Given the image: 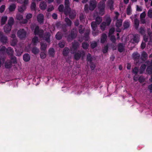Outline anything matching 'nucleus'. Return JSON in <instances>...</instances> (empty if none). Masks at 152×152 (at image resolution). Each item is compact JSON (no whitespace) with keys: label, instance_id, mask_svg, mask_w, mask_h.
Listing matches in <instances>:
<instances>
[{"label":"nucleus","instance_id":"4be33fe9","mask_svg":"<svg viewBox=\"0 0 152 152\" xmlns=\"http://www.w3.org/2000/svg\"><path fill=\"white\" fill-rule=\"evenodd\" d=\"M71 9L70 7H65L63 12L66 15H69L70 12L71 11Z\"/></svg>","mask_w":152,"mask_h":152},{"label":"nucleus","instance_id":"39448f33","mask_svg":"<svg viewBox=\"0 0 152 152\" xmlns=\"http://www.w3.org/2000/svg\"><path fill=\"white\" fill-rule=\"evenodd\" d=\"M17 36L20 39H23L26 37V32L24 29H20L18 31Z\"/></svg>","mask_w":152,"mask_h":152},{"label":"nucleus","instance_id":"c85d7f7f","mask_svg":"<svg viewBox=\"0 0 152 152\" xmlns=\"http://www.w3.org/2000/svg\"><path fill=\"white\" fill-rule=\"evenodd\" d=\"M16 7V5L14 4H11L8 8L10 12H12L14 11Z\"/></svg>","mask_w":152,"mask_h":152},{"label":"nucleus","instance_id":"3c124183","mask_svg":"<svg viewBox=\"0 0 152 152\" xmlns=\"http://www.w3.org/2000/svg\"><path fill=\"white\" fill-rule=\"evenodd\" d=\"M64 9V6L63 4H61L59 5L58 7V10L59 12L63 13V12Z\"/></svg>","mask_w":152,"mask_h":152},{"label":"nucleus","instance_id":"423d86ee","mask_svg":"<svg viewBox=\"0 0 152 152\" xmlns=\"http://www.w3.org/2000/svg\"><path fill=\"white\" fill-rule=\"evenodd\" d=\"M105 4L103 2H100L98 4V9L99 14L101 15H103L104 13Z\"/></svg>","mask_w":152,"mask_h":152},{"label":"nucleus","instance_id":"393cba45","mask_svg":"<svg viewBox=\"0 0 152 152\" xmlns=\"http://www.w3.org/2000/svg\"><path fill=\"white\" fill-rule=\"evenodd\" d=\"M133 39V43H138L139 41V38L138 34H135L134 35Z\"/></svg>","mask_w":152,"mask_h":152},{"label":"nucleus","instance_id":"8fccbe9b","mask_svg":"<svg viewBox=\"0 0 152 152\" xmlns=\"http://www.w3.org/2000/svg\"><path fill=\"white\" fill-rule=\"evenodd\" d=\"M84 28L83 26L80 25L78 28V31L79 33L82 34L84 33Z\"/></svg>","mask_w":152,"mask_h":152},{"label":"nucleus","instance_id":"9b49d317","mask_svg":"<svg viewBox=\"0 0 152 152\" xmlns=\"http://www.w3.org/2000/svg\"><path fill=\"white\" fill-rule=\"evenodd\" d=\"M0 40L3 44H5L8 41L7 37L6 36L3 35L1 32H0Z\"/></svg>","mask_w":152,"mask_h":152},{"label":"nucleus","instance_id":"680f3d73","mask_svg":"<svg viewBox=\"0 0 152 152\" xmlns=\"http://www.w3.org/2000/svg\"><path fill=\"white\" fill-rule=\"evenodd\" d=\"M5 9V6L4 5H2L0 7V13H2L4 11Z\"/></svg>","mask_w":152,"mask_h":152},{"label":"nucleus","instance_id":"0eeeda50","mask_svg":"<svg viewBox=\"0 0 152 152\" xmlns=\"http://www.w3.org/2000/svg\"><path fill=\"white\" fill-rule=\"evenodd\" d=\"M51 36L50 33L49 32L46 31L45 34H43V39L48 43H50V37Z\"/></svg>","mask_w":152,"mask_h":152},{"label":"nucleus","instance_id":"6ab92c4d","mask_svg":"<svg viewBox=\"0 0 152 152\" xmlns=\"http://www.w3.org/2000/svg\"><path fill=\"white\" fill-rule=\"evenodd\" d=\"M14 52L13 48L11 47H8L6 49V52L10 56L13 55Z\"/></svg>","mask_w":152,"mask_h":152},{"label":"nucleus","instance_id":"e2e57ef3","mask_svg":"<svg viewBox=\"0 0 152 152\" xmlns=\"http://www.w3.org/2000/svg\"><path fill=\"white\" fill-rule=\"evenodd\" d=\"M148 16L150 18H152V9H150L148 12Z\"/></svg>","mask_w":152,"mask_h":152},{"label":"nucleus","instance_id":"13d9d810","mask_svg":"<svg viewBox=\"0 0 152 152\" xmlns=\"http://www.w3.org/2000/svg\"><path fill=\"white\" fill-rule=\"evenodd\" d=\"M108 46V44L105 45L103 50V52L104 53H105L107 52Z\"/></svg>","mask_w":152,"mask_h":152},{"label":"nucleus","instance_id":"412c9836","mask_svg":"<svg viewBox=\"0 0 152 152\" xmlns=\"http://www.w3.org/2000/svg\"><path fill=\"white\" fill-rule=\"evenodd\" d=\"M69 15V18L71 19H74L76 17V12L75 10H73L71 11L70 12Z\"/></svg>","mask_w":152,"mask_h":152},{"label":"nucleus","instance_id":"72a5a7b5","mask_svg":"<svg viewBox=\"0 0 152 152\" xmlns=\"http://www.w3.org/2000/svg\"><path fill=\"white\" fill-rule=\"evenodd\" d=\"M97 25H98V24L96 23L95 22L93 21L91 22V26L93 30H96L97 27Z\"/></svg>","mask_w":152,"mask_h":152},{"label":"nucleus","instance_id":"4c0bfd02","mask_svg":"<svg viewBox=\"0 0 152 152\" xmlns=\"http://www.w3.org/2000/svg\"><path fill=\"white\" fill-rule=\"evenodd\" d=\"M107 26L106 23L104 21L100 24V28L102 31H104L105 30Z\"/></svg>","mask_w":152,"mask_h":152},{"label":"nucleus","instance_id":"338daca9","mask_svg":"<svg viewBox=\"0 0 152 152\" xmlns=\"http://www.w3.org/2000/svg\"><path fill=\"white\" fill-rule=\"evenodd\" d=\"M89 7L88 4H86L85 5L84 7V10L86 12H88L89 11Z\"/></svg>","mask_w":152,"mask_h":152},{"label":"nucleus","instance_id":"58836bf2","mask_svg":"<svg viewBox=\"0 0 152 152\" xmlns=\"http://www.w3.org/2000/svg\"><path fill=\"white\" fill-rule=\"evenodd\" d=\"M14 22V20L13 18L12 17H11L8 21L7 25L12 27V25L13 24Z\"/></svg>","mask_w":152,"mask_h":152},{"label":"nucleus","instance_id":"20e7f679","mask_svg":"<svg viewBox=\"0 0 152 152\" xmlns=\"http://www.w3.org/2000/svg\"><path fill=\"white\" fill-rule=\"evenodd\" d=\"M79 42L76 41H75L74 42H72V47L70 49L72 53H74L77 52V49L79 48Z\"/></svg>","mask_w":152,"mask_h":152},{"label":"nucleus","instance_id":"aec40b11","mask_svg":"<svg viewBox=\"0 0 152 152\" xmlns=\"http://www.w3.org/2000/svg\"><path fill=\"white\" fill-rule=\"evenodd\" d=\"M30 56L28 53H25L23 55V59L25 62H28L30 60Z\"/></svg>","mask_w":152,"mask_h":152},{"label":"nucleus","instance_id":"f3484780","mask_svg":"<svg viewBox=\"0 0 152 152\" xmlns=\"http://www.w3.org/2000/svg\"><path fill=\"white\" fill-rule=\"evenodd\" d=\"M107 36L105 33H103L101 38L100 42L102 44L104 43L107 41Z\"/></svg>","mask_w":152,"mask_h":152},{"label":"nucleus","instance_id":"c756f323","mask_svg":"<svg viewBox=\"0 0 152 152\" xmlns=\"http://www.w3.org/2000/svg\"><path fill=\"white\" fill-rule=\"evenodd\" d=\"M38 41V38L37 37L35 36L32 39L31 42L34 45L36 46Z\"/></svg>","mask_w":152,"mask_h":152},{"label":"nucleus","instance_id":"2f4dec72","mask_svg":"<svg viewBox=\"0 0 152 152\" xmlns=\"http://www.w3.org/2000/svg\"><path fill=\"white\" fill-rule=\"evenodd\" d=\"M93 58L91 54L90 53H88L86 56V61L89 63H91L93 61Z\"/></svg>","mask_w":152,"mask_h":152},{"label":"nucleus","instance_id":"37998d69","mask_svg":"<svg viewBox=\"0 0 152 152\" xmlns=\"http://www.w3.org/2000/svg\"><path fill=\"white\" fill-rule=\"evenodd\" d=\"M108 5L109 6L111 9L113 7V4L114 1L113 0H108L107 1Z\"/></svg>","mask_w":152,"mask_h":152},{"label":"nucleus","instance_id":"7ed1b4c3","mask_svg":"<svg viewBox=\"0 0 152 152\" xmlns=\"http://www.w3.org/2000/svg\"><path fill=\"white\" fill-rule=\"evenodd\" d=\"M44 31L42 29H39V27L38 26H37L35 27L34 34L35 35H38L40 38H42L43 37Z\"/></svg>","mask_w":152,"mask_h":152},{"label":"nucleus","instance_id":"a211bd4d","mask_svg":"<svg viewBox=\"0 0 152 152\" xmlns=\"http://www.w3.org/2000/svg\"><path fill=\"white\" fill-rule=\"evenodd\" d=\"M48 53L50 57H54L55 54V51L53 48H50L48 50Z\"/></svg>","mask_w":152,"mask_h":152},{"label":"nucleus","instance_id":"9d476101","mask_svg":"<svg viewBox=\"0 0 152 152\" xmlns=\"http://www.w3.org/2000/svg\"><path fill=\"white\" fill-rule=\"evenodd\" d=\"M132 57L135 61L136 64H138L140 57V54L137 52H134L132 54Z\"/></svg>","mask_w":152,"mask_h":152},{"label":"nucleus","instance_id":"864d4df0","mask_svg":"<svg viewBox=\"0 0 152 152\" xmlns=\"http://www.w3.org/2000/svg\"><path fill=\"white\" fill-rule=\"evenodd\" d=\"M139 72V69L138 68L135 67L132 70V72L135 75H137L138 74Z\"/></svg>","mask_w":152,"mask_h":152},{"label":"nucleus","instance_id":"603ef678","mask_svg":"<svg viewBox=\"0 0 152 152\" xmlns=\"http://www.w3.org/2000/svg\"><path fill=\"white\" fill-rule=\"evenodd\" d=\"M102 21V18L101 17L98 16L96 19V21H95L96 23L99 25L101 23Z\"/></svg>","mask_w":152,"mask_h":152},{"label":"nucleus","instance_id":"49530a36","mask_svg":"<svg viewBox=\"0 0 152 152\" xmlns=\"http://www.w3.org/2000/svg\"><path fill=\"white\" fill-rule=\"evenodd\" d=\"M7 16L3 17L1 19V25H3L5 24L6 22L7 21Z\"/></svg>","mask_w":152,"mask_h":152},{"label":"nucleus","instance_id":"c03bdc74","mask_svg":"<svg viewBox=\"0 0 152 152\" xmlns=\"http://www.w3.org/2000/svg\"><path fill=\"white\" fill-rule=\"evenodd\" d=\"M89 32H86L84 34V36L83 37V39L85 41H88L89 38Z\"/></svg>","mask_w":152,"mask_h":152},{"label":"nucleus","instance_id":"f704fd0d","mask_svg":"<svg viewBox=\"0 0 152 152\" xmlns=\"http://www.w3.org/2000/svg\"><path fill=\"white\" fill-rule=\"evenodd\" d=\"M10 58L11 60L10 61H12V63H13L14 64H16L17 63L16 58L13 55L10 56Z\"/></svg>","mask_w":152,"mask_h":152},{"label":"nucleus","instance_id":"473e14b6","mask_svg":"<svg viewBox=\"0 0 152 152\" xmlns=\"http://www.w3.org/2000/svg\"><path fill=\"white\" fill-rule=\"evenodd\" d=\"M123 20L121 19L117 20L115 23L116 26L117 28H119L122 25Z\"/></svg>","mask_w":152,"mask_h":152},{"label":"nucleus","instance_id":"0e129e2a","mask_svg":"<svg viewBox=\"0 0 152 152\" xmlns=\"http://www.w3.org/2000/svg\"><path fill=\"white\" fill-rule=\"evenodd\" d=\"M65 7H70V1L69 0H65L64 1Z\"/></svg>","mask_w":152,"mask_h":152},{"label":"nucleus","instance_id":"4d7b16f0","mask_svg":"<svg viewBox=\"0 0 152 152\" xmlns=\"http://www.w3.org/2000/svg\"><path fill=\"white\" fill-rule=\"evenodd\" d=\"M18 41L16 39H13L11 43V45L14 46L16 45Z\"/></svg>","mask_w":152,"mask_h":152},{"label":"nucleus","instance_id":"a19ab883","mask_svg":"<svg viewBox=\"0 0 152 152\" xmlns=\"http://www.w3.org/2000/svg\"><path fill=\"white\" fill-rule=\"evenodd\" d=\"M40 45L41 50H42V51H45L47 47V44L46 43H41Z\"/></svg>","mask_w":152,"mask_h":152},{"label":"nucleus","instance_id":"c9c22d12","mask_svg":"<svg viewBox=\"0 0 152 152\" xmlns=\"http://www.w3.org/2000/svg\"><path fill=\"white\" fill-rule=\"evenodd\" d=\"M140 23L139 20L137 18L134 19V27L135 29H137L139 26Z\"/></svg>","mask_w":152,"mask_h":152},{"label":"nucleus","instance_id":"f257e3e1","mask_svg":"<svg viewBox=\"0 0 152 152\" xmlns=\"http://www.w3.org/2000/svg\"><path fill=\"white\" fill-rule=\"evenodd\" d=\"M72 53L74 54V58L76 61L79 60L81 57L83 58L85 55V53L83 50H78Z\"/></svg>","mask_w":152,"mask_h":152},{"label":"nucleus","instance_id":"f8f14e48","mask_svg":"<svg viewBox=\"0 0 152 152\" xmlns=\"http://www.w3.org/2000/svg\"><path fill=\"white\" fill-rule=\"evenodd\" d=\"M37 19L38 22L40 24H43L44 23V16L42 14H39L37 17Z\"/></svg>","mask_w":152,"mask_h":152},{"label":"nucleus","instance_id":"6e6d98bb","mask_svg":"<svg viewBox=\"0 0 152 152\" xmlns=\"http://www.w3.org/2000/svg\"><path fill=\"white\" fill-rule=\"evenodd\" d=\"M7 49L4 46H2L0 49V53L3 54L5 53V51H6Z\"/></svg>","mask_w":152,"mask_h":152},{"label":"nucleus","instance_id":"bf43d9fd","mask_svg":"<svg viewBox=\"0 0 152 152\" xmlns=\"http://www.w3.org/2000/svg\"><path fill=\"white\" fill-rule=\"evenodd\" d=\"M90 63V67L92 70L94 69L96 67V64L93 62H91V63Z\"/></svg>","mask_w":152,"mask_h":152},{"label":"nucleus","instance_id":"dca6fc26","mask_svg":"<svg viewBox=\"0 0 152 152\" xmlns=\"http://www.w3.org/2000/svg\"><path fill=\"white\" fill-rule=\"evenodd\" d=\"M124 50V45L122 43H119L118 44V50L120 52H122Z\"/></svg>","mask_w":152,"mask_h":152},{"label":"nucleus","instance_id":"4468645a","mask_svg":"<svg viewBox=\"0 0 152 152\" xmlns=\"http://www.w3.org/2000/svg\"><path fill=\"white\" fill-rule=\"evenodd\" d=\"M148 58V55L146 52L143 51L141 54V60L145 61Z\"/></svg>","mask_w":152,"mask_h":152},{"label":"nucleus","instance_id":"f03ea898","mask_svg":"<svg viewBox=\"0 0 152 152\" xmlns=\"http://www.w3.org/2000/svg\"><path fill=\"white\" fill-rule=\"evenodd\" d=\"M77 32L76 30L74 29H72L71 31L70 34L67 36V41L68 42H71L77 36Z\"/></svg>","mask_w":152,"mask_h":152},{"label":"nucleus","instance_id":"774afa93","mask_svg":"<svg viewBox=\"0 0 152 152\" xmlns=\"http://www.w3.org/2000/svg\"><path fill=\"white\" fill-rule=\"evenodd\" d=\"M54 9V7L53 5L50 6L47 9V11L48 12H50L52 11Z\"/></svg>","mask_w":152,"mask_h":152},{"label":"nucleus","instance_id":"cd10ccee","mask_svg":"<svg viewBox=\"0 0 152 152\" xmlns=\"http://www.w3.org/2000/svg\"><path fill=\"white\" fill-rule=\"evenodd\" d=\"M146 68V65L145 64H142L141 66L140 70L139 73L140 74L143 73Z\"/></svg>","mask_w":152,"mask_h":152},{"label":"nucleus","instance_id":"7c9ffc66","mask_svg":"<svg viewBox=\"0 0 152 152\" xmlns=\"http://www.w3.org/2000/svg\"><path fill=\"white\" fill-rule=\"evenodd\" d=\"M130 25L129 22L127 21H125L123 23V26L124 27V29H127L129 28Z\"/></svg>","mask_w":152,"mask_h":152},{"label":"nucleus","instance_id":"ea45409f","mask_svg":"<svg viewBox=\"0 0 152 152\" xmlns=\"http://www.w3.org/2000/svg\"><path fill=\"white\" fill-rule=\"evenodd\" d=\"M65 21L66 22V25L69 26H70L72 25V22L70 19L68 17L66 18L65 19Z\"/></svg>","mask_w":152,"mask_h":152},{"label":"nucleus","instance_id":"09e8293b","mask_svg":"<svg viewBox=\"0 0 152 152\" xmlns=\"http://www.w3.org/2000/svg\"><path fill=\"white\" fill-rule=\"evenodd\" d=\"M126 14L127 15H129L131 14V7L130 5H129L126 9Z\"/></svg>","mask_w":152,"mask_h":152},{"label":"nucleus","instance_id":"2eb2a0df","mask_svg":"<svg viewBox=\"0 0 152 152\" xmlns=\"http://www.w3.org/2000/svg\"><path fill=\"white\" fill-rule=\"evenodd\" d=\"M39 49L36 46L33 47L31 50L32 53L35 55L38 54L39 52Z\"/></svg>","mask_w":152,"mask_h":152},{"label":"nucleus","instance_id":"052dcab7","mask_svg":"<svg viewBox=\"0 0 152 152\" xmlns=\"http://www.w3.org/2000/svg\"><path fill=\"white\" fill-rule=\"evenodd\" d=\"M16 18L17 20H20L22 19L23 16L20 14H18L16 15Z\"/></svg>","mask_w":152,"mask_h":152},{"label":"nucleus","instance_id":"1a4fd4ad","mask_svg":"<svg viewBox=\"0 0 152 152\" xmlns=\"http://www.w3.org/2000/svg\"><path fill=\"white\" fill-rule=\"evenodd\" d=\"M28 2V0H24V4L19 7L18 8V11L21 12H23L26 9V6Z\"/></svg>","mask_w":152,"mask_h":152},{"label":"nucleus","instance_id":"a18cd8bd","mask_svg":"<svg viewBox=\"0 0 152 152\" xmlns=\"http://www.w3.org/2000/svg\"><path fill=\"white\" fill-rule=\"evenodd\" d=\"M36 4L34 2H32L31 5V11H35Z\"/></svg>","mask_w":152,"mask_h":152},{"label":"nucleus","instance_id":"6e6552de","mask_svg":"<svg viewBox=\"0 0 152 152\" xmlns=\"http://www.w3.org/2000/svg\"><path fill=\"white\" fill-rule=\"evenodd\" d=\"M97 2L96 0H90L89 2V10H93L96 7Z\"/></svg>","mask_w":152,"mask_h":152},{"label":"nucleus","instance_id":"a878e982","mask_svg":"<svg viewBox=\"0 0 152 152\" xmlns=\"http://www.w3.org/2000/svg\"><path fill=\"white\" fill-rule=\"evenodd\" d=\"M12 61H7L5 63L4 66L7 69L10 68L12 67Z\"/></svg>","mask_w":152,"mask_h":152},{"label":"nucleus","instance_id":"bb28decb","mask_svg":"<svg viewBox=\"0 0 152 152\" xmlns=\"http://www.w3.org/2000/svg\"><path fill=\"white\" fill-rule=\"evenodd\" d=\"M63 37L62 33L60 31L58 32L56 34L55 37L58 40H60Z\"/></svg>","mask_w":152,"mask_h":152},{"label":"nucleus","instance_id":"de8ad7c7","mask_svg":"<svg viewBox=\"0 0 152 152\" xmlns=\"http://www.w3.org/2000/svg\"><path fill=\"white\" fill-rule=\"evenodd\" d=\"M146 71L150 75L152 74V66H148L146 69Z\"/></svg>","mask_w":152,"mask_h":152},{"label":"nucleus","instance_id":"b1692460","mask_svg":"<svg viewBox=\"0 0 152 152\" xmlns=\"http://www.w3.org/2000/svg\"><path fill=\"white\" fill-rule=\"evenodd\" d=\"M47 7V4L46 3L45 1L41 2L39 4V7L40 9L42 10H45L46 9Z\"/></svg>","mask_w":152,"mask_h":152},{"label":"nucleus","instance_id":"ddd939ff","mask_svg":"<svg viewBox=\"0 0 152 152\" xmlns=\"http://www.w3.org/2000/svg\"><path fill=\"white\" fill-rule=\"evenodd\" d=\"M69 48L66 47L63 49L62 54L64 57H66L69 55Z\"/></svg>","mask_w":152,"mask_h":152},{"label":"nucleus","instance_id":"5701e85b","mask_svg":"<svg viewBox=\"0 0 152 152\" xmlns=\"http://www.w3.org/2000/svg\"><path fill=\"white\" fill-rule=\"evenodd\" d=\"M12 27L7 24L5 25L4 28V31L6 33H9Z\"/></svg>","mask_w":152,"mask_h":152},{"label":"nucleus","instance_id":"5fc2aeb1","mask_svg":"<svg viewBox=\"0 0 152 152\" xmlns=\"http://www.w3.org/2000/svg\"><path fill=\"white\" fill-rule=\"evenodd\" d=\"M97 46V43L96 42H92L91 44V47L92 49H94Z\"/></svg>","mask_w":152,"mask_h":152},{"label":"nucleus","instance_id":"79ce46f5","mask_svg":"<svg viewBox=\"0 0 152 152\" xmlns=\"http://www.w3.org/2000/svg\"><path fill=\"white\" fill-rule=\"evenodd\" d=\"M46 56V51H42L40 53V58L42 59H45Z\"/></svg>","mask_w":152,"mask_h":152},{"label":"nucleus","instance_id":"e433bc0d","mask_svg":"<svg viewBox=\"0 0 152 152\" xmlns=\"http://www.w3.org/2000/svg\"><path fill=\"white\" fill-rule=\"evenodd\" d=\"M89 45L87 42H84L82 43V47L84 49L86 50L88 48Z\"/></svg>","mask_w":152,"mask_h":152},{"label":"nucleus","instance_id":"69168bd1","mask_svg":"<svg viewBox=\"0 0 152 152\" xmlns=\"http://www.w3.org/2000/svg\"><path fill=\"white\" fill-rule=\"evenodd\" d=\"M85 17L84 16V15L83 13H81L80 14V19L81 21L83 22V21L84 20Z\"/></svg>","mask_w":152,"mask_h":152}]
</instances>
